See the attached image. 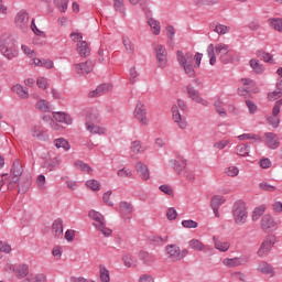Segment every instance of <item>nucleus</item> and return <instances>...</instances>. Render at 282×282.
Segmentation results:
<instances>
[{
  "label": "nucleus",
  "instance_id": "e2e57ef3",
  "mask_svg": "<svg viewBox=\"0 0 282 282\" xmlns=\"http://www.w3.org/2000/svg\"><path fill=\"white\" fill-rule=\"evenodd\" d=\"M36 85L39 89H47L50 87V83L47 82V78L45 77H37Z\"/></svg>",
  "mask_w": 282,
  "mask_h": 282
},
{
  "label": "nucleus",
  "instance_id": "680f3d73",
  "mask_svg": "<svg viewBox=\"0 0 282 282\" xmlns=\"http://www.w3.org/2000/svg\"><path fill=\"white\" fill-rule=\"evenodd\" d=\"M259 188H261V191H267L268 193H274V191H276V187L269 184L268 182H261L259 184Z\"/></svg>",
  "mask_w": 282,
  "mask_h": 282
},
{
  "label": "nucleus",
  "instance_id": "864d4df0",
  "mask_svg": "<svg viewBox=\"0 0 282 282\" xmlns=\"http://www.w3.org/2000/svg\"><path fill=\"white\" fill-rule=\"evenodd\" d=\"M48 171H56L61 166V159L54 158L46 162Z\"/></svg>",
  "mask_w": 282,
  "mask_h": 282
},
{
  "label": "nucleus",
  "instance_id": "a211bd4d",
  "mask_svg": "<svg viewBox=\"0 0 282 282\" xmlns=\"http://www.w3.org/2000/svg\"><path fill=\"white\" fill-rule=\"evenodd\" d=\"M155 53H156V61L159 63V67H166L167 56H169V53L166 52V47H164V45L162 44H159L155 47Z\"/></svg>",
  "mask_w": 282,
  "mask_h": 282
},
{
  "label": "nucleus",
  "instance_id": "de8ad7c7",
  "mask_svg": "<svg viewBox=\"0 0 282 282\" xmlns=\"http://www.w3.org/2000/svg\"><path fill=\"white\" fill-rule=\"evenodd\" d=\"M207 55L209 58V65H215V63H217V57L215 56V45L214 44H209L207 46Z\"/></svg>",
  "mask_w": 282,
  "mask_h": 282
},
{
  "label": "nucleus",
  "instance_id": "2f4dec72",
  "mask_svg": "<svg viewBox=\"0 0 282 282\" xmlns=\"http://www.w3.org/2000/svg\"><path fill=\"white\" fill-rule=\"evenodd\" d=\"M276 226V221L270 215H264L261 219V228L262 230H270V228H274Z\"/></svg>",
  "mask_w": 282,
  "mask_h": 282
},
{
  "label": "nucleus",
  "instance_id": "f8f14e48",
  "mask_svg": "<svg viewBox=\"0 0 282 282\" xmlns=\"http://www.w3.org/2000/svg\"><path fill=\"white\" fill-rule=\"evenodd\" d=\"M134 118L142 124V127H147L149 124V117H147V106L142 104V101H138L134 109Z\"/></svg>",
  "mask_w": 282,
  "mask_h": 282
},
{
  "label": "nucleus",
  "instance_id": "c03bdc74",
  "mask_svg": "<svg viewBox=\"0 0 282 282\" xmlns=\"http://www.w3.org/2000/svg\"><path fill=\"white\" fill-rule=\"evenodd\" d=\"M35 109H39V111H42L43 113H47L50 112V102H47L45 99H40L35 104Z\"/></svg>",
  "mask_w": 282,
  "mask_h": 282
},
{
  "label": "nucleus",
  "instance_id": "39448f33",
  "mask_svg": "<svg viewBox=\"0 0 282 282\" xmlns=\"http://www.w3.org/2000/svg\"><path fill=\"white\" fill-rule=\"evenodd\" d=\"M180 109L181 111L186 109V104L182 99L177 100V106L172 107V119L177 124L178 129L184 130L188 127V122L186 118L180 113Z\"/></svg>",
  "mask_w": 282,
  "mask_h": 282
},
{
  "label": "nucleus",
  "instance_id": "a878e982",
  "mask_svg": "<svg viewBox=\"0 0 282 282\" xmlns=\"http://www.w3.org/2000/svg\"><path fill=\"white\" fill-rule=\"evenodd\" d=\"M13 94H17L21 100H28L30 98V90L26 87L17 84L12 87Z\"/></svg>",
  "mask_w": 282,
  "mask_h": 282
},
{
  "label": "nucleus",
  "instance_id": "6e6552de",
  "mask_svg": "<svg viewBox=\"0 0 282 282\" xmlns=\"http://www.w3.org/2000/svg\"><path fill=\"white\" fill-rule=\"evenodd\" d=\"M21 175H23V166L19 162H14L11 167V175L8 177L9 191H13L14 184H18L21 180Z\"/></svg>",
  "mask_w": 282,
  "mask_h": 282
},
{
  "label": "nucleus",
  "instance_id": "49530a36",
  "mask_svg": "<svg viewBox=\"0 0 282 282\" xmlns=\"http://www.w3.org/2000/svg\"><path fill=\"white\" fill-rule=\"evenodd\" d=\"M75 166L76 169H78L79 171H83L84 173H87L88 175L91 174V166H89V164L80 160L75 161Z\"/></svg>",
  "mask_w": 282,
  "mask_h": 282
},
{
  "label": "nucleus",
  "instance_id": "4468645a",
  "mask_svg": "<svg viewBox=\"0 0 282 282\" xmlns=\"http://www.w3.org/2000/svg\"><path fill=\"white\" fill-rule=\"evenodd\" d=\"M187 95L193 102H196L197 105H202L203 107H210V102L202 97V94H199V90L195 89L192 85L187 86Z\"/></svg>",
  "mask_w": 282,
  "mask_h": 282
},
{
  "label": "nucleus",
  "instance_id": "58836bf2",
  "mask_svg": "<svg viewBox=\"0 0 282 282\" xmlns=\"http://www.w3.org/2000/svg\"><path fill=\"white\" fill-rule=\"evenodd\" d=\"M237 155H240L241 158H248L250 155V145L246 143H241L236 147Z\"/></svg>",
  "mask_w": 282,
  "mask_h": 282
},
{
  "label": "nucleus",
  "instance_id": "0eeeda50",
  "mask_svg": "<svg viewBox=\"0 0 282 282\" xmlns=\"http://www.w3.org/2000/svg\"><path fill=\"white\" fill-rule=\"evenodd\" d=\"M6 272H13L17 279H25L30 274V265L25 263L7 264Z\"/></svg>",
  "mask_w": 282,
  "mask_h": 282
},
{
  "label": "nucleus",
  "instance_id": "052dcab7",
  "mask_svg": "<svg viewBox=\"0 0 282 282\" xmlns=\"http://www.w3.org/2000/svg\"><path fill=\"white\" fill-rule=\"evenodd\" d=\"M238 140H261V137L259 134H253V133H243L238 135Z\"/></svg>",
  "mask_w": 282,
  "mask_h": 282
},
{
  "label": "nucleus",
  "instance_id": "72a5a7b5",
  "mask_svg": "<svg viewBox=\"0 0 282 282\" xmlns=\"http://www.w3.org/2000/svg\"><path fill=\"white\" fill-rule=\"evenodd\" d=\"M77 52L79 56H83L84 58H87L89 54H91V50L89 48V45L86 41H82L80 43H77Z\"/></svg>",
  "mask_w": 282,
  "mask_h": 282
},
{
  "label": "nucleus",
  "instance_id": "1a4fd4ad",
  "mask_svg": "<svg viewBox=\"0 0 282 282\" xmlns=\"http://www.w3.org/2000/svg\"><path fill=\"white\" fill-rule=\"evenodd\" d=\"M276 243V236L269 235L262 241L257 254L258 257H268Z\"/></svg>",
  "mask_w": 282,
  "mask_h": 282
},
{
  "label": "nucleus",
  "instance_id": "c85d7f7f",
  "mask_svg": "<svg viewBox=\"0 0 282 282\" xmlns=\"http://www.w3.org/2000/svg\"><path fill=\"white\" fill-rule=\"evenodd\" d=\"M147 147L142 144V141L135 140L131 142L130 151L134 153V155H142V153L147 152Z\"/></svg>",
  "mask_w": 282,
  "mask_h": 282
},
{
  "label": "nucleus",
  "instance_id": "f03ea898",
  "mask_svg": "<svg viewBox=\"0 0 282 282\" xmlns=\"http://www.w3.org/2000/svg\"><path fill=\"white\" fill-rule=\"evenodd\" d=\"M94 122H100V115L98 110H91L87 117V121L85 123L86 131L91 133L93 135H106L107 128L100 127Z\"/></svg>",
  "mask_w": 282,
  "mask_h": 282
},
{
  "label": "nucleus",
  "instance_id": "412c9836",
  "mask_svg": "<svg viewBox=\"0 0 282 282\" xmlns=\"http://www.w3.org/2000/svg\"><path fill=\"white\" fill-rule=\"evenodd\" d=\"M135 171H137L139 177H141V180H143V182H148V180H151V173L149 172V166H147V164H144L140 161L137 162Z\"/></svg>",
  "mask_w": 282,
  "mask_h": 282
},
{
  "label": "nucleus",
  "instance_id": "2eb2a0df",
  "mask_svg": "<svg viewBox=\"0 0 282 282\" xmlns=\"http://www.w3.org/2000/svg\"><path fill=\"white\" fill-rule=\"evenodd\" d=\"M246 263H248V256L225 258L223 260V265L226 268H239V265H246Z\"/></svg>",
  "mask_w": 282,
  "mask_h": 282
},
{
  "label": "nucleus",
  "instance_id": "603ef678",
  "mask_svg": "<svg viewBox=\"0 0 282 282\" xmlns=\"http://www.w3.org/2000/svg\"><path fill=\"white\" fill-rule=\"evenodd\" d=\"M100 270V281L101 282H109L111 278L109 276V270L105 265L99 267Z\"/></svg>",
  "mask_w": 282,
  "mask_h": 282
},
{
  "label": "nucleus",
  "instance_id": "9d476101",
  "mask_svg": "<svg viewBox=\"0 0 282 282\" xmlns=\"http://www.w3.org/2000/svg\"><path fill=\"white\" fill-rule=\"evenodd\" d=\"M216 54L219 55V61H221L225 65H228V63H232V57L230 56V46L228 44L218 43L214 47Z\"/></svg>",
  "mask_w": 282,
  "mask_h": 282
},
{
  "label": "nucleus",
  "instance_id": "79ce46f5",
  "mask_svg": "<svg viewBox=\"0 0 282 282\" xmlns=\"http://www.w3.org/2000/svg\"><path fill=\"white\" fill-rule=\"evenodd\" d=\"M250 67L253 69L254 74H263V72H265V67H263V64L259 63V59H250Z\"/></svg>",
  "mask_w": 282,
  "mask_h": 282
},
{
  "label": "nucleus",
  "instance_id": "aec40b11",
  "mask_svg": "<svg viewBox=\"0 0 282 282\" xmlns=\"http://www.w3.org/2000/svg\"><path fill=\"white\" fill-rule=\"evenodd\" d=\"M264 142L269 149H279L281 147V142L279 141V135L273 132L264 133Z\"/></svg>",
  "mask_w": 282,
  "mask_h": 282
},
{
  "label": "nucleus",
  "instance_id": "dca6fc26",
  "mask_svg": "<svg viewBox=\"0 0 282 282\" xmlns=\"http://www.w3.org/2000/svg\"><path fill=\"white\" fill-rule=\"evenodd\" d=\"M75 72L79 76L83 74H91L94 72V61L87 59L85 63L74 64Z\"/></svg>",
  "mask_w": 282,
  "mask_h": 282
},
{
  "label": "nucleus",
  "instance_id": "0e129e2a",
  "mask_svg": "<svg viewBox=\"0 0 282 282\" xmlns=\"http://www.w3.org/2000/svg\"><path fill=\"white\" fill-rule=\"evenodd\" d=\"M21 50L25 56H29V58H34L36 56V53H34V50L30 48V46L22 44Z\"/></svg>",
  "mask_w": 282,
  "mask_h": 282
},
{
  "label": "nucleus",
  "instance_id": "f704fd0d",
  "mask_svg": "<svg viewBox=\"0 0 282 282\" xmlns=\"http://www.w3.org/2000/svg\"><path fill=\"white\" fill-rule=\"evenodd\" d=\"M148 24L151 28L152 34H154L155 36H159V34L162 30V26L160 25V21H158L153 18H150V19H148Z\"/></svg>",
  "mask_w": 282,
  "mask_h": 282
},
{
  "label": "nucleus",
  "instance_id": "9b49d317",
  "mask_svg": "<svg viewBox=\"0 0 282 282\" xmlns=\"http://www.w3.org/2000/svg\"><path fill=\"white\" fill-rule=\"evenodd\" d=\"M282 98L278 100L272 109V115L267 117V122L273 129H279L281 124V119H279V113H281Z\"/></svg>",
  "mask_w": 282,
  "mask_h": 282
},
{
  "label": "nucleus",
  "instance_id": "f3484780",
  "mask_svg": "<svg viewBox=\"0 0 282 282\" xmlns=\"http://www.w3.org/2000/svg\"><path fill=\"white\" fill-rule=\"evenodd\" d=\"M113 89V85L111 84H101L97 86L95 90L88 93V98H98L100 96H105V94H109Z\"/></svg>",
  "mask_w": 282,
  "mask_h": 282
},
{
  "label": "nucleus",
  "instance_id": "69168bd1",
  "mask_svg": "<svg viewBox=\"0 0 282 282\" xmlns=\"http://www.w3.org/2000/svg\"><path fill=\"white\" fill-rule=\"evenodd\" d=\"M214 32H216L217 34H228V32H230V28L224 24H218L215 26Z\"/></svg>",
  "mask_w": 282,
  "mask_h": 282
},
{
  "label": "nucleus",
  "instance_id": "8fccbe9b",
  "mask_svg": "<svg viewBox=\"0 0 282 282\" xmlns=\"http://www.w3.org/2000/svg\"><path fill=\"white\" fill-rule=\"evenodd\" d=\"M139 258L141 259V261H143V263H145L147 265H151V263L153 262V256H151L149 252L147 251H141L139 252Z\"/></svg>",
  "mask_w": 282,
  "mask_h": 282
},
{
  "label": "nucleus",
  "instance_id": "ddd939ff",
  "mask_svg": "<svg viewBox=\"0 0 282 282\" xmlns=\"http://www.w3.org/2000/svg\"><path fill=\"white\" fill-rule=\"evenodd\" d=\"M166 252L172 261H182V259L188 254V250H181L177 245L166 246Z\"/></svg>",
  "mask_w": 282,
  "mask_h": 282
},
{
  "label": "nucleus",
  "instance_id": "bb28decb",
  "mask_svg": "<svg viewBox=\"0 0 282 282\" xmlns=\"http://www.w3.org/2000/svg\"><path fill=\"white\" fill-rule=\"evenodd\" d=\"M213 241L215 249L218 250L219 252H228V250H230V242L223 241L219 238H217V236L213 237Z\"/></svg>",
  "mask_w": 282,
  "mask_h": 282
},
{
  "label": "nucleus",
  "instance_id": "393cba45",
  "mask_svg": "<svg viewBox=\"0 0 282 282\" xmlns=\"http://www.w3.org/2000/svg\"><path fill=\"white\" fill-rule=\"evenodd\" d=\"M188 247L197 252H204V250H213L210 246L204 245L199 239H192L188 241Z\"/></svg>",
  "mask_w": 282,
  "mask_h": 282
},
{
  "label": "nucleus",
  "instance_id": "5701e85b",
  "mask_svg": "<svg viewBox=\"0 0 282 282\" xmlns=\"http://www.w3.org/2000/svg\"><path fill=\"white\" fill-rule=\"evenodd\" d=\"M53 118L56 120V122H62L63 124H72L74 122L72 116L63 111L53 112Z\"/></svg>",
  "mask_w": 282,
  "mask_h": 282
},
{
  "label": "nucleus",
  "instance_id": "a18cd8bd",
  "mask_svg": "<svg viewBox=\"0 0 282 282\" xmlns=\"http://www.w3.org/2000/svg\"><path fill=\"white\" fill-rule=\"evenodd\" d=\"M258 271L262 274H274V269L268 262H261L258 267Z\"/></svg>",
  "mask_w": 282,
  "mask_h": 282
},
{
  "label": "nucleus",
  "instance_id": "ea45409f",
  "mask_svg": "<svg viewBox=\"0 0 282 282\" xmlns=\"http://www.w3.org/2000/svg\"><path fill=\"white\" fill-rule=\"evenodd\" d=\"M268 23L275 32H282V18H271Z\"/></svg>",
  "mask_w": 282,
  "mask_h": 282
},
{
  "label": "nucleus",
  "instance_id": "4d7b16f0",
  "mask_svg": "<svg viewBox=\"0 0 282 282\" xmlns=\"http://www.w3.org/2000/svg\"><path fill=\"white\" fill-rule=\"evenodd\" d=\"M226 175H228V177H237V175H239V167L232 165L229 166L225 170Z\"/></svg>",
  "mask_w": 282,
  "mask_h": 282
},
{
  "label": "nucleus",
  "instance_id": "7ed1b4c3",
  "mask_svg": "<svg viewBox=\"0 0 282 282\" xmlns=\"http://www.w3.org/2000/svg\"><path fill=\"white\" fill-rule=\"evenodd\" d=\"M88 217L93 219V226L104 235V237H111L113 235V230L107 227V221L105 220V216L99 212L93 209L88 213Z\"/></svg>",
  "mask_w": 282,
  "mask_h": 282
},
{
  "label": "nucleus",
  "instance_id": "473e14b6",
  "mask_svg": "<svg viewBox=\"0 0 282 282\" xmlns=\"http://www.w3.org/2000/svg\"><path fill=\"white\" fill-rule=\"evenodd\" d=\"M214 107L215 111L220 116V118H226V116H228V112H226V109L224 108V100H221V98L217 97L214 100Z\"/></svg>",
  "mask_w": 282,
  "mask_h": 282
},
{
  "label": "nucleus",
  "instance_id": "37998d69",
  "mask_svg": "<svg viewBox=\"0 0 282 282\" xmlns=\"http://www.w3.org/2000/svg\"><path fill=\"white\" fill-rule=\"evenodd\" d=\"M119 208L121 215H131L133 213V206L124 200L119 204Z\"/></svg>",
  "mask_w": 282,
  "mask_h": 282
},
{
  "label": "nucleus",
  "instance_id": "c9c22d12",
  "mask_svg": "<svg viewBox=\"0 0 282 282\" xmlns=\"http://www.w3.org/2000/svg\"><path fill=\"white\" fill-rule=\"evenodd\" d=\"M123 264L126 268H137L138 267V258L131 254H126L122 258Z\"/></svg>",
  "mask_w": 282,
  "mask_h": 282
},
{
  "label": "nucleus",
  "instance_id": "a19ab883",
  "mask_svg": "<svg viewBox=\"0 0 282 282\" xmlns=\"http://www.w3.org/2000/svg\"><path fill=\"white\" fill-rule=\"evenodd\" d=\"M113 10L119 12L122 17H127V9L124 8V0H113Z\"/></svg>",
  "mask_w": 282,
  "mask_h": 282
},
{
  "label": "nucleus",
  "instance_id": "bf43d9fd",
  "mask_svg": "<svg viewBox=\"0 0 282 282\" xmlns=\"http://www.w3.org/2000/svg\"><path fill=\"white\" fill-rule=\"evenodd\" d=\"M118 177H133V172L130 169L123 167L117 172Z\"/></svg>",
  "mask_w": 282,
  "mask_h": 282
},
{
  "label": "nucleus",
  "instance_id": "09e8293b",
  "mask_svg": "<svg viewBox=\"0 0 282 282\" xmlns=\"http://www.w3.org/2000/svg\"><path fill=\"white\" fill-rule=\"evenodd\" d=\"M122 43L124 48L127 50L128 54H133L135 52V46L133 45V42L127 36L122 37Z\"/></svg>",
  "mask_w": 282,
  "mask_h": 282
},
{
  "label": "nucleus",
  "instance_id": "423d86ee",
  "mask_svg": "<svg viewBox=\"0 0 282 282\" xmlns=\"http://www.w3.org/2000/svg\"><path fill=\"white\" fill-rule=\"evenodd\" d=\"M232 217L237 226H243L248 221V209L246 204L242 202H237L232 207Z\"/></svg>",
  "mask_w": 282,
  "mask_h": 282
},
{
  "label": "nucleus",
  "instance_id": "4c0bfd02",
  "mask_svg": "<svg viewBox=\"0 0 282 282\" xmlns=\"http://www.w3.org/2000/svg\"><path fill=\"white\" fill-rule=\"evenodd\" d=\"M265 210H267L265 205H260V206L256 207L251 215L252 221H259V219H261V217H262L263 213H265Z\"/></svg>",
  "mask_w": 282,
  "mask_h": 282
},
{
  "label": "nucleus",
  "instance_id": "3c124183",
  "mask_svg": "<svg viewBox=\"0 0 282 282\" xmlns=\"http://www.w3.org/2000/svg\"><path fill=\"white\" fill-rule=\"evenodd\" d=\"M257 56H260L264 63H270L271 65H274V57L272 56V54L259 51L257 53Z\"/></svg>",
  "mask_w": 282,
  "mask_h": 282
},
{
  "label": "nucleus",
  "instance_id": "20e7f679",
  "mask_svg": "<svg viewBox=\"0 0 282 282\" xmlns=\"http://www.w3.org/2000/svg\"><path fill=\"white\" fill-rule=\"evenodd\" d=\"M176 58L178 65L183 67L186 76H188L189 78H195V68L193 67V53H184L182 51H177Z\"/></svg>",
  "mask_w": 282,
  "mask_h": 282
},
{
  "label": "nucleus",
  "instance_id": "5fc2aeb1",
  "mask_svg": "<svg viewBox=\"0 0 282 282\" xmlns=\"http://www.w3.org/2000/svg\"><path fill=\"white\" fill-rule=\"evenodd\" d=\"M129 76L130 85H135V83H138V77L140 76V73H138L135 67H131L129 70Z\"/></svg>",
  "mask_w": 282,
  "mask_h": 282
},
{
  "label": "nucleus",
  "instance_id": "f257e3e1",
  "mask_svg": "<svg viewBox=\"0 0 282 282\" xmlns=\"http://www.w3.org/2000/svg\"><path fill=\"white\" fill-rule=\"evenodd\" d=\"M0 54L8 61L19 57V47L17 45V39L12 34L6 33L0 36Z\"/></svg>",
  "mask_w": 282,
  "mask_h": 282
},
{
  "label": "nucleus",
  "instance_id": "6ab92c4d",
  "mask_svg": "<svg viewBox=\"0 0 282 282\" xmlns=\"http://www.w3.org/2000/svg\"><path fill=\"white\" fill-rule=\"evenodd\" d=\"M29 23H30V17L28 14V11L25 10L19 11L15 15L17 28H20L21 30H25Z\"/></svg>",
  "mask_w": 282,
  "mask_h": 282
},
{
  "label": "nucleus",
  "instance_id": "338daca9",
  "mask_svg": "<svg viewBox=\"0 0 282 282\" xmlns=\"http://www.w3.org/2000/svg\"><path fill=\"white\" fill-rule=\"evenodd\" d=\"M182 226L183 228H197V226H199V224H197V221L195 220H182Z\"/></svg>",
  "mask_w": 282,
  "mask_h": 282
},
{
  "label": "nucleus",
  "instance_id": "4be33fe9",
  "mask_svg": "<svg viewBox=\"0 0 282 282\" xmlns=\"http://www.w3.org/2000/svg\"><path fill=\"white\" fill-rule=\"evenodd\" d=\"M31 135L37 140H41L42 142H47V140H50V134H47V131L42 130L39 126H33L31 128Z\"/></svg>",
  "mask_w": 282,
  "mask_h": 282
},
{
  "label": "nucleus",
  "instance_id": "cd10ccee",
  "mask_svg": "<svg viewBox=\"0 0 282 282\" xmlns=\"http://www.w3.org/2000/svg\"><path fill=\"white\" fill-rule=\"evenodd\" d=\"M225 202L226 199L224 196L216 195L212 198L210 206L214 210L215 217H219V206H221Z\"/></svg>",
  "mask_w": 282,
  "mask_h": 282
},
{
  "label": "nucleus",
  "instance_id": "b1692460",
  "mask_svg": "<svg viewBox=\"0 0 282 282\" xmlns=\"http://www.w3.org/2000/svg\"><path fill=\"white\" fill-rule=\"evenodd\" d=\"M170 166L171 169H174L177 175H182V171L186 170V160L181 159L177 161L175 159H172L170 160Z\"/></svg>",
  "mask_w": 282,
  "mask_h": 282
},
{
  "label": "nucleus",
  "instance_id": "e433bc0d",
  "mask_svg": "<svg viewBox=\"0 0 282 282\" xmlns=\"http://www.w3.org/2000/svg\"><path fill=\"white\" fill-rule=\"evenodd\" d=\"M54 147H56V149H63L64 151H69L72 149L69 141L64 138L55 139Z\"/></svg>",
  "mask_w": 282,
  "mask_h": 282
},
{
  "label": "nucleus",
  "instance_id": "13d9d810",
  "mask_svg": "<svg viewBox=\"0 0 282 282\" xmlns=\"http://www.w3.org/2000/svg\"><path fill=\"white\" fill-rule=\"evenodd\" d=\"M87 188H90V191H100V182L96 180H89L86 182Z\"/></svg>",
  "mask_w": 282,
  "mask_h": 282
},
{
  "label": "nucleus",
  "instance_id": "6e6d98bb",
  "mask_svg": "<svg viewBox=\"0 0 282 282\" xmlns=\"http://www.w3.org/2000/svg\"><path fill=\"white\" fill-rule=\"evenodd\" d=\"M54 3L59 11L67 12V4L69 3V0H54Z\"/></svg>",
  "mask_w": 282,
  "mask_h": 282
},
{
  "label": "nucleus",
  "instance_id": "7c9ffc66",
  "mask_svg": "<svg viewBox=\"0 0 282 282\" xmlns=\"http://www.w3.org/2000/svg\"><path fill=\"white\" fill-rule=\"evenodd\" d=\"M242 85L245 86L243 89L247 94H257V91H259V89L257 88V83H254V80L252 79H242Z\"/></svg>",
  "mask_w": 282,
  "mask_h": 282
},
{
  "label": "nucleus",
  "instance_id": "c756f323",
  "mask_svg": "<svg viewBox=\"0 0 282 282\" xmlns=\"http://www.w3.org/2000/svg\"><path fill=\"white\" fill-rule=\"evenodd\" d=\"M52 234L56 239H61L63 237V219L57 218L54 220L52 225Z\"/></svg>",
  "mask_w": 282,
  "mask_h": 282
},
{
  "label": "nucleus",
  "instance_id": "774afa93",
  "mask_svg": "<svg viewBox=\"0 0 282 282\" xmlns=\"http://www.w3.org/2000/svg\"><path fill=\"white\" fill-rule=\"evenodd\" d=\"M281 96H282V90H279L276 88V90L269 93L268 98L272 102L274 100H278V98H281Z\"/></svg>",
  "mask_w": 282,
  "mask_h": 282
}]
</instances>
